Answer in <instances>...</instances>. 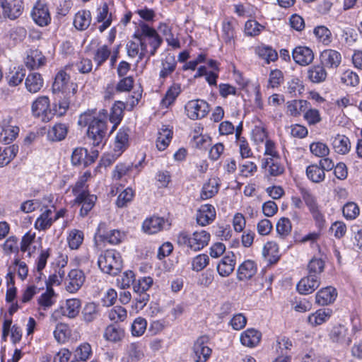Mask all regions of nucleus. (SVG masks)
I'll list each match as a JSON object with an SVG mask.
<instances>
[{"label":"nucleus","mask_w":362,"mask_h":362,"mask_svg":"<svg viewBox=\"0 0 362 362\" xmlns=\"http://www.w3.org/2000/svg\"><path fill=\"white\" fill-rule=\"evenodd\" d=\"M327 76V73L323 65H315L308 70V78L315 83L324 82Z\"/></svg>","instance_id":"72a5a7b5"},{"label":"nucleus","mask_w":362,"mask_h":362,"mask_svg":"<svg viewBox=\"0 0 362 362\" xmlns=\"http://www.w3.org/2000/svg\"><path fill=\"white\" fill-rule=\"evenodd\" d=\"M86 280V276L81 269H71L68 274L69 283L66 289L71 293L77 292L83 285Z\"/></svg>","instance_id":"1a4fd4ad"},{"label":"nucleus","mask_w":362,"mask_h":362,"mask_svg":"<svg viewBox=\"0 0 362 362\" xmlns=\"http://www.w3.org/2000/svg\"><path fill=\"white\" fill-rule=\"evenodd\" d=\"M300 192L302 199L310 211L320 208L316 197L310 190L305 188H300Z\"/></svg>","instance_id":"3c124183"},{"label":"nucleus","mask_w":362,"mask_h":362,"mask_svg":"<svg viewBox=\"0 0 362 362\" xmlns=\"http://www.w3.org/2000/svg\"><path fill=\"white\" fill-rule=\"evenodd\" d=\"M127 316V310L122 306H115L108 313V317L115 322H123Z\"/></svg>","instance_id":"774afa93"},{"label":"nucleus","mask_w":362,"mask_h":362,"mask_svg":"<svg viewBox=\"0 0 362 362\" xmlns=\"http://www.w3.org/2000/svg\"><path fill=\"white\" fill-rule=\"evenodd\" d=\"M332 145L334 150L339 154L344 155L349 152L351 143L349 139L341 134H337L332 139Z\"/></svg>","instance_id":"cd10ccee"},{"label":"nucleus","mask_w":362,"mask_h":362,"mask_svg":"<svg viewBox=\"0 0 362 362\" xmlns=\"http://www.w3.org/2000/svg\"><path fill=\"white\" fill-rule=\"evenodd\" d=\"M147 321L141 317H136L132 324V334L134 337L141 336L146 329Z\"/></svg>","instance_id":"680f3d73"},{"label":"nucleus","mask_w":362,"mask_h":362,"mask_svg":"<svg viewBox=\"0 0 362 362\" xmlns=\"http://www.w3.org/2000/svg\"><path fill=\"white\" fill-rule=\"evenodd\" d=\"M206 338L197 339L193 346V359L195 362H206L211 354V349L205 344Z\"/></svg>","instance_id":"9d476101"},{"label":"nucleus","mask_w":362,"mask_h":362,"mask_svg":"<svg viewBox=\"0 0 362 362\" xmlns=\"http://www.w3.org/2000/svg\"><path fill=\"white\" fill-rule=\"evenodd\" d=\"M320 284V278L308 274L303 277L297 284V290L299 293L308 295L314 292Z\"/></svg>","instance_id":"f8f14e48"},{"label":"nucleus","mask_w":362,"mask_h":362,"mask_svg":"<svg viewBox=\"0 0 362 362\" xmlns=\"http://www.w3.org/2000/svg\"><path fill=\"white\" fill-rule=\"evenodd\" d=\"M287 112L293 117H298L310 108V102L305 100H293L287 102Z\"/></svg>","instance_id":"c756f323"},{"label":"nucleus","mask_w":362,"mask_h":362,"mask_svg":"<svg viewBox=\"0 0 362 362\" xmlns=\"http://www.w3.org/2000/svg\"><path fill=\"white\" fill-rule=\"evenodd\" d=\"M31 17L35 23L41 27L47 25L51 21L47 5L40 1H37L34 6Z\"/></svg>","instance_id":"6e6552de"},{"label":"nucleus","mask_w":362,"mask_h":362,"mask_svg":"<svg viewBox=\"0 0 362 362\" xmlns=\"http://www.w3.org/2000/svg\"><path fill=\"white\" fill-rule=\"evenodd\" d=\"M304 90L303 81L298 77H293L287 83V92L291 97H296L302 93Z\"/></svg>","instance_id":"603ef678"},{"label":"nucleus","mask_w":362,"mask_h":362,"mask_svg":"<svg viewBox=\"0 0 362 362\" xmlns=\"http://www.w3.org/2000/svg\"><path fill=\"white\" fill-rule=\"evenodd\" d=\"M69 126L64 123H57L47 132V138L51 141H61L68 134Z\"/></svg>","instance_id":"bb28decb"},{"label":"nucleus","mask_w":362,"mask_h":362,"mask_svg":"<svg viewBox=\"0 0 362 362\" xmlns=\"http://www.w3.org/2000/svg\"><path fill=\"white\" fill-rule=\"evenodd\" d=\"M337 297V291L332 286H327L319 290L315 296V303L319 305H327L333 303Z\"/></svg>","instance_id":"2eb2a0df"},{"label":"nucleus","mask_w":362,"mask_h":362,"mask_svg":"<svg viewBox=\"0 0 362 362\" xmlns=\"http://www.w3.org/2000/svg\"><path fill=\"white\" fill-rule=\"evenodd\" d=\"M44 84V80L40 74L30 73L25 78V85L28 91L36 93L41 90Z\"/></svg>","instance_id":"a878e982"},{"label":"nucleus","mask_w":362,"mask_h":362,"mask_svg":"<svg viewBox=\"0 0 362 362\" xmlns=\"http://www.w3.org/2000/svg\"><path fill=\"white\" fill-rule=\"evenodd\" d=\"M292 57L296 63L306 66L313 61L314 53L309 47H295L292 51Z\"/></svg>","instance_id":"ddd939ff"},{"label":"nucleus","mask_w":362,"mask_h":362,"mask_svg":"<svg viewBox=\"0 0 362 362\" xmlns=\"http://www.w3.org/2000/svg\"><path fill=\"white\" fill-rule=\"evenodd\" d=\"M46 58L38 49H30L25 59L27 68L34 70L45 65Z\"/></svg>","instance_id":"a211bd4d"},{"label":"nucleus","mask_w":362,"mask_h":362,"mask_svg":"<svg viewBox=\"0 0 362 362\" xmlns=\"http://www.w3.org/2000/svg\"><path fill=\"white\" fill-rule=\"evenodd\" d=\"M52 214V209H47L36 219L34 224L35 228L38 230H45L49 228L53 223V218L51 217Z\"/></svg>","instance_id":"e433bc0d"},{"label":"nucleus","mask_w":362,"mask_h":362,"mask_svg":"<svg viewBox=\"0 0 362 362\" xmlns=\"http://www.w3.org/2000/svg\"><path fill=\"white\" fill-rule=\"evenodd\" d=\"M173 132L165 126L159 130L158 136L156 139V146L159 151L165 150L169 145L172 139Z\"/></svg>","instance_id":"4c0bfd02"},{"label":"nucleus","mask_w":362,"mask_h":362,"mask_svg":"<svg viewBox=\"0 0 362 362\" xmlns=\"http://www.w3.org/2000/svg\"><path fill=\"white\" fill-rule=\"evenodd\" d=\"M49 106V100L47 96H41L37 98L32 104L33 114L37 117L47 116Z\"/></svg>","instance_id":"f704fd0d"},{"label":"nucleus","mask_w":362,"mask_h":362,"mask_svg":"<svg viewBox=\"0 0 362 362\" xmlns=\"http://www.w3.org/2000/svg\"><path fill=\"white\" fill-rule=\"evenodd\" d=\"M124 336L123 328L118 324H111L108 325L104 332V338L109 341L117 342L122 339Z\"/></svg>","instance_id":"c85d7f7f"},{"label":"nucleus","mask_w":362,"mask_h":362,"mask_svg":"<svg viewBox=\"0 0 362 362\" xmlns=\"http://www.w3.org/2000/svg\"><path fill=\"white\" fill-rule=\"evenodd\" d=\"M261 338L260 332L253 328H249L240 334V339L243 346L254 348L259 344Z\"/></svg>","instance_id":"aec40b11"},{"label":"nucleus","mask_w":362,"mask_h":362,"mask_svg":"<svg viewBox=\"0 0 362 362\" xmlns=\"http://www.w3.org/2000/svg\"><path fill=\"white\" fill-rule=\"evenodd\" d=\"M185 108L189 118L194 120L204 117L209 112V104L203 100H190Z\"/></svg>","instance_id":"423d86ee"},{"label":"nucleus","mask_w":362,"mask_h":362,"mask_svg":"<svg viewBox=\"0 0 362 362\" xmlns=\"http://www.w3.org/2000/svg\"><path fill=\"white\" fill-rule=\"evenodd\" d=\"M342 213L346 219L353 220L359 215L360 209L355 202H350L344 205Z\"/></svg>","instance_id":"0e129e2a"},{"label":"nucleus","mask_w":362,"mask_h":362,"mask_svg":"<svg viewBox=\"0 0 362 362\" xmlns=\"http://www.w3.org/2000/svg\"><path fill=\"white\" fill-rule=\"evenodd\" d=\"M134 196V192L131 187L124 189L117 197L116 205L119 208H123L129 204Z\"/></svg>","instance_id":"13d9d810"},{"label":"nucleus","mask_w":362,"mask_h":362,"mask_svg":"<svg viewBox=\"0 0 362 362\" xmlns=\"http://www.w3.org/2000/svg\"><path fill=\"white\" fill-rule=\"evenodd\" d=\"M81 301L78 298L68 299L66 301L65 310L63 315L69 318H75L79 313Z\"/></svg>","instance_id":"37998d69"},{"label":"nucleus","mask_w":362,"mask_h":362,"mask_svg":"<svg viewBox=\"0 0 362 362\" xmlns=\"http://www.w3.org/2000/svg\"><path fill=\"white\" fill-rule=\"evenodd\" d=\"M257 271V265L254 261L245 260L238 268L237 278L239 281L249 280L255 275Z\"/></svg>","instance_id":"412c9836"},{"label":"nucleus","mask_w":362,"mask_h":362,"mask_svg":"<svg viewBox=\"0 0 362 362\" xmlns=\"http://www.w3.org/2000/svg\"><path fill=\"white\" fill-rule=\"evenodd\" d=\"M303 118L309 125H315L322 120L320 112L317 109L312 108L310 104V108L306 109L304 112Z\"/></svg>","instance_id":"69168bd1"},{"label":"nucleus","mask_w":362,"mask_h":362,"mask_svg":"<svg viewBox=\"0 0 362 362\" xmlns=\"http://www.w3.org/2000/svg\"><path fill=\"white\" fill-rule=\"evenodd\" d=\"M222 38L226 44L235 43V32L233 23L230 21H223L222 25Z\"/></svg>","instance_id":"8fccbe9b"},{"label":"nucleus","mask_w":362,"mask_h":362,"mask_svg":"<svg viewBox=\"0 0 362 362\" xmlns=\"http://www.w3.org/2000/svg\"><path fill=\"white\" fill-rule=\"evenodd\" d=\"M255 53L267 64L274 62L278 59V53L272 47H256Z\"/></svg>","instance_id":"58836bf2"},{"label":"nucleus","mask_w":362,"mask_h":362,"mask_svg":"<svg viewBox=\"0 0 362 362\" xmlns=\"http://www.w3.org/2000/svg\"><path fill=\"white\" fill-rule=\"evenodd\" d=\"M150 300V295L146 292H134L133 307L136 310H142Z\"/></svg>","instance_id":"338daca9"},{"label":"nucleus","mask_w":362,"mask_h":362,"mask_svg":"<svg viewBox=\"0 0 362 362\" xmlns=\"http://www.w3.org/2000/svg\"><path fill=\"white\" fill-rule=\"evenodd\" d=\"M100 315L98 305L93 303H87L82 309V320L86 323H90L95 320Z\"/></svg>","instance_id":"473e14b6"},{"label":"nucleus","mask_w":362,"mask_h":362,"mask_svg":"<svg viewBox=\"0 0 362 362\" xmlns=\"http://www.w3.org/2000/svg\"><path fill=\"white\" fill-rule=\"evenodd\" d=\"M235 266V255L233 252L225 255L217 265V272L221 276H228L234 271Z\"/></svg>","instance_id":"6ab92c4d"},{"label":"nucleus","mask_w":362,"mask_h":362,"mask_svg":"<svg viewBox=\"0 0 362 362\" xmlns=\"http://www.w3.org/2000/svg\"><path fill=\"white\" fill-rule=\"evenodd\" d=\"M19 128L12 124V118L8 117L3 120L2 130L0 133V141L5 144L12 142L18 135Z\"/></svg>","instance_id":"9b49d317"},{"label":"nucleus","mask_w":362,"mask_h":362,"mask_svg":"<svg viewBox=\"0 0 362 362\" xmlns=\"http://www.w3.org/2000/svg\"><path fill=\"white\" fill-rule=\"evenodd\" d=\"M78 123L80 126H88V136L92 140L94 146H103L107 134V122L105 117L98 118L94 110L81 114Z\"/></svg>","instance_id":"f257e3e1"},{"label":"nucleus","mask_w":362,"mask_h":362,"mask_svg":"<svg viewBox=\"0 0 362 362\" xmlns=\"http://www.w3.org/2000/svg\"><path fill=\"white\" fill-rule=\"evenodd\" d=\"M97 156L98 151L96 153L93 152V155H89L86 148L78 147L74 149L71 160L73 165L87 167L95 162Z\"/></svg>","instance_id":"0eeeda50"},{"label":"nucleus","mask_w":362,"mask_h":362,"mask_svg":"<svg viewBox=\"0 0 362 362\" xmlns=\"http://www.w3.org/2000/svg\"><path fill=\"white\" fill-rule=\"evenodd\" d=\"M218 191V183L215 180H210L208 183L204 185L202 192V199H208L213 197Z\"/></svg>","instance_id":"6e6d98bb"},{"label":"nucleus","mask_w":362,"mask_h":362,"mask_svg":"<svg viewBox=\"0 0 362 362\" xmlns=\"http://www.w3.org/2000/svg\"><path fill=\"white\" fill-rule=\"evenodd\" d=\"M351 335L348 329L341 325L333 327L329 334L332 341L346 346H349L351 342Z\"/></svg>","instance_id":"dca6fc26"},{"label":"nucleus","mask_w":362,"mask_h":362,"mask_svg":"<svg viewBox=\"0 0 362 362\" xmlns=\"http://www.w3.org/2000/svg\"><path fill=\"white\" fill-rule=\"evenodd\" d=\"M352 332L356 339L354 346L351 349L352 356L362 358V330L354 327Z\"/></svg>","instance_id":"bf43d9fd"},{"label":"nucleus","mask_w":362,"mask_h":362,"mask_svg":"<svg viewBox=\"0 0 362 362\" xmlns=\"http://www.w3.org/2000/svg\"><path fill=\"white\" fill-rule=\"evenodd\" d=\"M133 37L139 40L140 45H146V41H148L151 45H161L160 38L158 35L156 29L142 21H139L138 29Z\"/></svg>","instance_id":"20e7f679"},{"label":"nucleus","mask_w":362,"mask_h":362,"mask_svg":"<svg viewBox=\"0 0 362 362\" xmlns=\"http://www.w3.org/2000/svg\"><path fill=\"white\" fill-rule=\"evenodd\" d=\"M97 199L95 195L90 192L83 194L81 199H78V197L75 198L74 203L81 206L79 212L81 216L85 217L88 214L95 206Z\"/></svg>","instance_id":"4be33fe9"},{"label":"nucleus","mask_w":362,"mask_h":362,"mask_svg":"<svg viewBox=\"0 0 362 362\" xmlns=\"http://www.w3.org/2000/svg\"><path fill=\"white\" fill-rule=\"evenodd\" d=\"M310 152L317 157L324 158L329 155V148L324 143L317 141L310 145Z\"/></svg>","instance_id":"e2e57ef3"},{"label":"nucleus","mask_w":362,"mask_h":362,"mask_svg":"<svg viewBox=\"0 0 362 362\" xmlns=\"http://www.w3.org/2000/svg\"><path fill=\"white\" fill-rule=\"evenodd\" d=\"M306 175L309 180L315 183L322 182L325 177V172L317 164L308 165L306 168Z\"/></svg>","instance_id":"c03bdc74"},{"label":"nucleus","mask_w":362,"mask_h":362,"mask_svg":"<svg viewBox=\"0 0 362 362\" xmlns=\"http://www.w3.org/2000/svg\"><path fill=\"white\" fill-rule=\"evenodd\" d=\"M181 93V87L179 84L174 83L166 91L165 96L161 100V105L163 107H168L171 105L177 97Z\"/></svg>","instance_id":"a19ab883"},{"label":"nucleus","mask_w":362,"mask_h":362,"mask_svg":"<svg viewBox=\"0 0 362 362\" xmlns=\"http://www.w3.org/2000/svg\"><path fill=\"white\" fill-rule=\"evenodd\" d=\"M83 238V233L81 230L77 229L71 230L67 237L69 247L71 250L78 249L82 244Z\"/></svg>","instance_id":"de8ad7c7"},{"label":"nucleus","mask_w":362,"mask_h":362,"mask_svg":"<svg viewBox=\"0 0 362 362\" xmlns=\"http://www.w3.org/2000/svg\"><path fill=\"white\" fill-rule=\"evenodd\" d=\"M332 313V311L330 309H319L309 315L308 321L313 326L320 325L329 319Z\"/></svg>","instance_id":"c9c22d12"},{"label":"nucleus","mask_w":362,"mask_h":362,"mask_svg":"<svg viewBox=\"0 0 362 362\" xmlns=\"http://www.w3.org/2000/svg\"><path fill=\"white\" fill-rule=\"evenodd\" d=\"M0 9L4 18L15 20L22 15L24 3L23 0H0Z\"/></svg>","instance_id":"39448f33"},{"label":"nucleus","mask_w":362,"mask_h":362,"mask_svg":"<svg viewBox=\"0 0 362 362\" xmlns=\"http://www.w3.org/2000/svg\"><path fill=\"white\" fill-rule=\"evenodd\" d=\"M216 218V210L211 204H204L197 212V222L202 226L211 223Z\"/></svg>","instance_id":"4468645a"},{"label":"nucleus","mask_w":362,"mask_h":362,"mask_svg":"<svg viewBox=\"0 0 362 362\" xmlns=\"http://www.w3.org/2000/svg\"><path fill=\"white\" fill-rule=\"evenodd\" d=\"M156 30L160 38L161 44L165 40L168 45H180L179 42L174 37L171 28L166 23H160Z\"/></svg>","instance_id":"7c9ffc66"},{"label":"nucleus","mask_w":362,"mask_h":362,"mask_svg":"<svg viewBox=\"0 0 362 362\" xmlns=\"http://www.w3.org/2000/svg\"><path fill=\"white\" fill-rule=\"evenodd\" d=\"M129 146V129L121 128L117 132L114 144V152L119 156Z\"/></svg>","instance_id":"5701e85b"},{"label":"nucleus","mask_w":362,"mask_h":362,"mask_svg":"<svg viewBox=\"0 0 362 362\" xmlns=\"http://www.w3.org/2000/svg\"><path fill=\"white\" fill-rule=\"evenodd\" d=\"M262 167L267 168L268 167V173L270 175L276 177L281 175L284 172V168L279 163L276 159L273 158H267L262 163Z\"/></svg>","instance_id":"a18cd8bd"},{"label":"nucleus","mask_w":362,"mask_h":362,"mask_svg":"<svg viewBox=\"0 0 362 362\" xmlns=\"http://www.w3.org/2000/svg\"><path fill=\"white\" fill-rule=\"evenodd\" d=\"M165 220L163 217L152 216L144 220L142 229L147 234H156L163 230Z\"/></svg>","instance_id":"f3484780"},{"label":"nucleus","mask_w":362,"mask_h":362,"mask_svg":"<svg viewBox=\"0 0 362 362\" xmlns=\"http://www.w3.org/2000/svg\"><path fill=\"white\" fill-rule=\"evenodd\" d=\"M98 264L104 273L117 275L122 269L120 254L115 250H107L99 256Z\"/></svg>","instance_id":"7ed1b4c3"},{"label":"nucleus","mask_w":362,"mask_h":362,"mask_svg":"<svg viewBox=\"0 0 362 362\" xmlns=\"http://www.w3.org/2000/svg\"><path fill=\"white\" fill-rule=\"evenodd\" d=\"M210 240V234L206 230L195 231L192 236L187 232L182 231L177 236V243L179 246H187L194 251H199L206 246Z\"/></svg>","instance_id":"f03ea898"},{"label":"nucleus","mask_w":362,"mask_h":362,"mask_svg":"<svg viewBox=\"0 0 362 362\" xmlns=\"http://www.w3.org/2000/svg\"><path fill=\"white\" fill-rule=\"evenodd\" d=\"M279 247L274 242L267 243L263 248L262 254L264 257L268 258L270 263H275L279 259Z\"/></svg>","instance_id":"49530a36"},{"label":"nucleus","mask_w":362,"mask_h":362,"mask_svg":"<svg viewBox=\"0 0 362 362\" xmlns=\"http://www.w3.org/2000/svg\"><path fill=\"white\" fill-rule=\"evenodd\" d=\"M321 62L323 66L329 68H337L341 63V54L333 49H326L322 52L320 55Z\"/></svg>","instance_id":"b1692460"},{"label":"nucleus","mask_w":362,"mask_h":362,"mask_svg":"<svg viewBox=\"0 0 362 362\" xmlns=\"http://www.w3.org/2000/svg\"><path fill=\"white\" fill-rule=\"evenodd\" d=\"M325 262L320 258H313L308 264V274L320 277L324 271Z\"/></svg>","instance_id":"864d4df0"},{"label":"nucleus","mask_w":362,"mask_h":362,"mask_svg":"<svg viewBox=\"0 0 362 362\" xmlns=\"http://www.w3.org/2000/svg\"><path fill=\"white\" fill-rule=\"evenodd\" d=\"M125 235L119 230H111L105 234L100 235L103 241H106L112 245L120 243L124 239Z\"/></svg>","instance_id":"5fc2aeb1"},{"label":"nucleus","mask_w":362,"mask_h":362,"mask_svg":"<svg viewBox=\"0 0 362 362\" xmlns=\"http://www.w3.org/2000/svg\"><path fill=\"white\" fill-rule=\"evenodd\" d=\"M70 76L66 74L64 70H60L54 78V81L52 85V90L54 93L64 95L67 90Z\"/></svg>","instance_id":"393cba45"},{"label":"nucleus","mask_w":362,"mask_h":362,"mask_svg":"<svg viewBox=\"0 0 362 362\" xmlns=\"http://www.w3.org/2000/svg\"><path fill=\"white\" fill-rule=\"evenodd\" d=\"M124 108V103L120 101L115 103L112 106L110 116V120L111 121V122L115 123V125L113 126L112 131H113L116 128V126L122 120L123 110Z\"/></svg>","instance_id":"09e8293b"},{"label":"nucleus","mask_w":362,"mask_h":362,"mask_svg":"<svg viewBox=\"0 0 362 362\" xmlns=\"http://www.w3.org/2000/svg\"><path fill=\"white\" fill-rule=\"evenodd\" d=\"M69 100L65 95L57 94V98L53 103L54 115L59 117L64 115L69 107Z\"/></svg>","instance_id":"ea45409f"},{"label":"nucleus","mask_w":362,"mask_h":362,"mask_svg":"<svg viewBox=\"0 0 362 362\" xmlns=\"http://www.w3.org/2000/svg\"><path fill=\"white\" fill-rule=\"evenodd\" d=\"M92 354V349L88 343L80 344L75 350L74 356L82 362L86 361Z\"/></svg>","instance_id":"052dcab7"},{"label":"nucleus","mask_w":362,"mask_h":362,"mask_svg":"<svg viewBox=\"0 0 362 362\" xmlns=\"http://www.w3.org/2000/svg\"><path fill=\"white\" fill-rule=\"evenodd\" d=\"M177 62L174 56L167 55L162 61V69L160 71L159 76L160 78L165 79L170 75L175 69Z\"/></svg>","instance_id":"79ce46f5"},{"label":"nucleus","mask_w":362,"mask_h":362,"mask_svg":"<svg viewBox=\"0 0 362 362\" xmlns=\"http://www.w3.org/2000/svg\"><path fill=\"white\" fill-rule=\"evenodd\" d=\"M314 34L319 42L324 45H328L331 42L332 34L330 30L325 26H317L314 29Z\"/></svg>","instance_id":"4d7b16f0"},{"label":"nucleus","mask_w":362,"mask_h":362,"mask_svg":"<svg viewBox=\"0 0 362 362\" xmlns=\"http://www.w3.org/2000/svg\"><path fill=\"white\" fill-rule=\"evenodd\" d=\"M91 22V14L88 10L78 11L74 16V25L78 30H86Z\"/></svg>","instance_id":"2f4dec72"}]
</instances>
